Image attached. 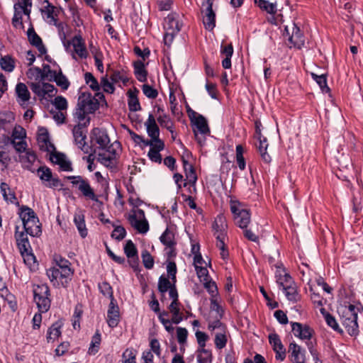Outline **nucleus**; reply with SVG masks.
<instances>
[{
  "mask_svg": "<svg viewBox=\"0 0 363 363\" xmlns=\"http://www.w3.org/2000/svg\"><path fill=\"white\" fill-rule=\"evenodd\" d=\"M312 79L319 85L322 92L330 93V89L328 87L327 84V76L326 74L318 75L315 73H311Z\"/></svg>",
  "mask_w": 363,
  "mask_h": 363,
  "instance_id": "obj_46",
  "label": "nucleus"
},
{
  "mask_svg": "<svg viewBox=\"0 0 363 363\" xmlns=\"http://www.w3.org/2000/svg\"><path fill=\"white\" fill-rule=\"evenodd\" d=\"M236 162L240 170H244L246 167L245 160L243 157L244 147L242 145H238L235 147Z\"/></svg>",
  "mask_w": 363,
  "mask_h": 363,
  "instance_id": "obj_51",
  "label": "nucleus"
},
{
  "mask_svg": "<svg viewBox=\"0 0 363 363\" xmlns=\"http://www.w3.org/2000/svg\"><path fill=\"white\" fill-rule=\"evenodd\" d=\"M33 294V301L38 310L40 312H48L52 303V296L48 285L47 284H34Z\"/></svg>",
  "mask_w": 363,
  "mask_h": 363,
  "instance_id": "obj_2",
  "label": "nucleus"
},
{
  "mask_svg": "<svg viewBox=\"0 0 363 363\" xmlns=\"http://www.w3.org/2000/svg\"><path fill=\"white\" fill-rule=\"evenodd\" d=\"M44 3L47 4V6H45V8L41 10V11L43 13H45L47 19H50V18L54 16L55 14L59 13V11H57V8L55 6H53L51 3H50L49 1L45 0Z\"/></svg>",
  "mask_w": 363,
  "mask_h": 363,
  "instance_id": "obj_61",
  "label": "nucleus"
},
{
  "mask_svg": "<svg viewBox=\"0 0 363 363\" xmlns=\"http://www.w3.org/2000/svg\"><path fill=\"white\" fill-rule=\"evenodd\" d=\"M51 161L60 166L62 171L71 172L72 171V163L66 160L65 155L62 152H54L51 155Z\"/></svg>",
  "mask_w": 363,
  "mask_h": 363,
  "instance_id": "obj_26",
  "label": "nucleus"
},
{
  "mask_svg": "<svg viewBox=\"0 0 363 363\" xmlns=\"http://www.w3.org/2000/svg\"><path fill=\"white\" fill-rule=\"evenodd\" d=\"M182 162L185 176L186 177V179L188 180L187 182L184 183L183 186L185 187L188 184H189L191 186H195L198 177L194 166L188 162V160L185 158L184 155L182 157Z\"/></svg>",
  "mask_w": 363,
  "mask_h": 363,
  "instance_id": "obj_22",
  "label": "nucleus"
},
{
  "mask_svg": "<svg viewBox=\"0 0 363 363\" xmlns=\"http://www.w3.org/2000/svg\"><path fill=\"white\" fill-rule=\"evenodd\" d=\"M0 190L4 200L9 201L11 203H16L17 205H19L14 191L11 190L8 184L6 182H1L0 184Z\"/></svg>",
  "mask_w": 363,
  "mask_h": 363,
  "instance_id": "obj_38",
  "label": "nucleus"
},
{
  "mask_svg": "<svg viewBox=\"0 0 363 363\" xmlns=\"http://www.w3.org/2000/svg\"><path fill=\"white\" fill-rule=\"evenodd\" d=\"M38 176L43 184L48 188L62 189L64 184L57 176L54 177L51 169L47 166H40L36 170Z\"/></svg>",
  "mask_w": 363,
  "mask_h": 363,
  "instance_id": "obj_9",
  "label": "nucleus"
},
{
  "mask_svg": "<svg viewBox=\"0 0 363 363\" xmlns=\"http://www.w3.org/2000/svg\"><path fill=\"white\" fill-rule=\"evenodd\" d=\"M213 1L214 0H204L202 2L203 23L204 28L210 31L216 27V13L213 9Z\"/></svg>",
  "mask_w": 363,
  "mask_h": 363,
  "instance_id": "obj_10",
  "label": "nucleus"
},
{
  "mask_svg": "<svg viewBox=\"0 0 363 363\" xmlns=\"http://www.w3.org/2000/svg\"><path fill=\"white\" fill-rule=\"evenodd\" d=\"M90 142L93 147L100 150H107L110 148V138L106 129L101 128H94L90 133Z\"/></svg>",
  "mask_w": 363,
  "mask_h": 363,
  "instance_id": "obj_8",
  "label": "nucleus"
},
{
  "mask_svg": "<svg viewBox=\"0 0 363 363\" xmlns=\"http://www.w3.org/2000/svg\"><path fill=\"white\" fill-rule=\"evenodd\" d=\"M0 65L2 69L6 72H11L15 67V62L11 56L6 55L1 58Z\"/></svg>",
  "mask_w": 363,
  "mask_h": 363,
  "instance_id": "obj_50",
  "label": "nucleus"
},
{
  "mask_svg": "<svg viewBox=\"0 0 363 363\" xmlns=\"http://www.w3.org/2000/svg\"><path fill=\"white\" fill-rule=\"evenodd\" d=\"M269 342L275 352L276 360L284 361L286 356V349L281 343L279 336L277 333L270 334L269 335Z\"/></svg>",
  "mask_w": 363,
  "mask_h": 363,
  "instance_id": "obj_18",
  "label": "nucleus"
},
{
  "mask_svg": "<svg viewBox=\"0 0 363 363\" xmlns=\"http://www.w3.org/2000/svg\"><path fill=\"white\" fill-rule=\"evenodd\" d=\"M124 253L128 259L129 266L133 268L134 271H138L139 269L138 250L132 240H129L126 242L124 246Z\"/></svg>",
  "mask_w": 363,
  "mask_h": 363,
  "instance_id": "obj_15",
  "label": "nucleus"
},
{
  "mask_svg": "<svg viewBox=\"0 0 363 363\" xmlns=\"http://www.w3.org/2000/svg\"><path fill=\"white\" fill-rule=\"evenodd\" d=\"M114 229L111 233V238L118 241L122 240L126 235V230L122 225H115L112 223Z\"/></svg>",
  "mask_w": 363,
  "mask_h": 363,
  "instance_id": "obj_60",
  "label": "nucleus"
},
{
  "mask_svg": "<svg viewBox=\"0 0 363 363\" xmlns=\"http://www.w3.org/2000/svg\"><path fill=\"white\" fill-rule=\"evenodd\" d=\"M88 111L85 110L80 106H77L75 112L74 113V118L77 120V124H83L84 122L89 118L86 116Z\"/></svg>",
  "mask_w": 363,
  "mask_h": 363,
  "instance_id": "obj_59",
  "label": "nucleus"
},
{
  "mask_svg": "<svg viewBox=\"0 0 363 363\" xmlns=\"http://www.w3.org/2000/svg\"><path fill=\"white\" fill-rule=\"evenodd\" d=\"M292 33L290 34L288 26H285L284 33L289 36L288 40L291 45L289 48L294 47L297 49H301L305 44V37L300 28L295 23L292 24Z\"/></svg>",
  "mask_w": 363,
  "mask_h": 363,
  "instance_id": "obj_11",
  "label": "nucleus"
},
{
  "mask_svg": "<svg viewBox=\"0 0 363 363\" xmlns=\"http://www.w3.org/2000/svg\"><path fill=\"white\" fill-rule=\"evenodd\" d=\"M72 44L74 52L82 59H86L88 56V52L85 45L84 40L81 35H77L72 39Z\"/></svg>",
  "mask_w": 363,
  "mask_h": 363,
  "instance_id": "obj_28",
  "label": "nucleus"
},
{
  "mask_svg": "<svg viewBox=\"0 0 363 363\" xmlns=\"http://www.w3.org/2000/svg\"><path fill=\"white\" fill-rule=\"evenodd\" d=\"M274 267L277 268L275 273L277 282L280 287L283 288L294 282L291 275L285 272V268L281 262L277 263Z\"/></svg>",
  "mask_w": 363,
  "mask_h": 363,
  "instance_id": "obj_21",
  "label": "nucleus"
},
{
  "mask_svg": "<svg viewBox=\"0 0 363 363\" xmlns=\"http://www.w3.org/2000/svg\"><path fill=\"white\" fill-rule=\"evenodd\" d=\"M220 54L225 57L222 60V67L224 69H230L231 67V57L233 55V46L232 43L226 45L223 44L220 46Z\"/></svg>",
  "mask_w": 363,
  "mask_h": 363,
  "instance_id": "obj_31",
  "label": "nucleus"
},
{
  "mask_svg": "<svg viewBox=\"0 0 363 363\" xmlns=\"http://www.w3.org/2000/svg\"><path fill=\"white\" fill-rule=\"evenodd\" d=\"M90 118H88L83 124H77L72 128V135L74 144L84 152L88 153L91 150V145H89L86 142V135L84 128L89 125Z\"/></svg>",
  "mask_w": 363,
  "mask_h": 363,
  "instance_id": "obj_7",
  "label": "nucleus"
},
{
  "mask_svg": "<svg viewBox=\"0 0 363 363\" xmlns=\"http://www.w3.org/2000/svg\"><path fill=\"white\" fill-rule=\"evenodd\" d=\"M228 328L223 331H218L215 335L214 344L218 350H222L225 347L228 342Z\"/></svg>",
  "mask_w": 363,
  "mask_h": 363,
  "instance_id": "obj_42",
  "label": "nucleus"
},
{
  "mask_svg": "<svg viewBox=\"0 0 363 363\" xmlns=\"http://www.w3.org/2000/svg\"><path fill=\"white\" fill-rule=\"evenodd\" d=\"M53 78L55 82L58 86L63 90H67L69 86V82L67 78L62 74L61 69L60 68L57 72V75Z\"/></svg>",
  "mask_w": 363,
  "mask_h": 363,
  "instance_id": "obj_49",
  "label": "nucleus"
},
{
  "mask_svg": "<svg viewBox=\"0 0 363 363\" xmlns=\"http://www.w3.org/2000/svg\"><path fill=\"white\" fill-rule=\"evenodd\" d=\"M230 211L233 216V220L240 228H245L251 220V214L250 210L245 208L244 205L239 201H230Z\"/></svg>",
  "mask_w": 363,
  "mask_h": 363,
  "instance_id": "obj_4",
  "label": "nucleus"
},
{
  "mask_svg": "<svg viewBox=\"0 0 363 363\" xmlns=\"http://www.w3.org/2000/svg\"><path fill=\"white\" fill-rule=\"evenodd\" d=\"M74 274V270L72 268H60L52 267L46 271V274L48 277L50 282L54 286H66L69 280L71 279Z\"/></svg>",
  "mask_w": 363,
  "mask_h": 363,
  "instance_id": "obj_6",
  "label": "nucleus"
},
{
  "mask_svg": "<svg viewBox=\"0 0 363 363\" xmlns=\"http://www.w3.org/2000/svg\"><path fill=\"white\" fill-rule=\"evenodd\" d=\"M213 235H227L228 224L226 218L223 213H219L215 218L212 225Z\"/></svg>",
  "mask_w": 363,
  "mask_h": 363,
  "instance_id": "obj_24",
  "label": "nucleus"
},
{
  "mask_svg": "<svg viewBox=\"0 0 363 363\" xmlns=\"http://www.w3.org/2000/svg\"><path fill=\"white\" fill-rule=\"evenodd\" d=\"M157 289L162 296H164L165 293H167V291L169 292V296L172 291H173L176 294H178L176 286V282H173L172 280L169 279V277H167L165 274H162L159 277L157 283Z\"/></svg>",
  "mask_w": 363,
  "mask_h": 363,
  "instance_id": "obj_20",
  "label": "nucleus"
},
{
  "mask_svg": "<svg viewBox=\"0 0 363 363\" xmlns=\"http://www.w3.org/2000/svg\"><path fill=\"white\" fill-rule=\"evenodd\" d=\"M137 214L140 218L138 220L137 218V215L135 213L130 215L128 217V220L131 225L140 233L145 234L150 229L149 223L147 219L145 217V212L142 209H138L136 211Z\"/></svg>",
  "mask_w": 363,
  "mask_h": 363,
  "instance_id": "obj_12",
  "label": "nucleus"
},
{
  "mask_svg": "<svg viewBox=\"0 0 363 363\" xmlns=\"http://www.w3.org/2000/svg\"><path fill=\"white\" fill-rule=\"evenodd\" d=\"M291 331L294 336L301 340H311L314 330L309 325L298 322H291Z\"/></svg>",
  "mask_w": 363,
  "mask_h": 363,
  "instance_id": "obj_16",
  "label": "nucleus"
},
{
  "mask_svg": "<svg viewBox=\"0 0 363 363\" xmlns=\"http://www.w3.org/2000/svg\"><path fill=\"white\" fill-rule=\"evenodd\" d=\"M320 312L324 317L326 324L329 327H330L334 331L337 332V333L340 335L343 334V330L340 327L335 318L332 314L328 312L325 308H321L320 309Z\"/></svg>",
  "mask_w": 363,
  "mask_h": 363,
  "instance_id": "obj_32",
  "label": "nucleus"
},
{
  "mask_svg": "<svg viewBox=\"0 0 363 363\" xmlns=\"http://www.w3.org/2000/svg\"><path fill=\"white\" fill-rule=\"evenodd\" d=\"M255 4L262 11L267 13L274 15L277 11V2L270 3L266 0H254Z\"/></svg>",
  "mask_w": 363,
  "mask_h": 363,
  "instance_id": "obj_40",
  "label": "nucleus"
},
{
  "mask_svg": "<svg viewBox=\"0 0 363 363\" xmlns=\"http://www.w3.org/2000/svg\"><path fill=\"white\" fill-rule=\"evenodd\" d=\"M169 298L172 300L168 306L169 313H172V322L173 324H179L184 320L183 313L181 312V303L179 300V294L172 291Z\"/></svg>",
  "mask_w": 363,
  "mask_h": 363,
  "instance_id": "obj_13",
  "label": "nucleus"
},
{
  "mask_svg": "<svg viewBox=\"0 0 363 363\" xmlns=\"http://www.w3.org/2000/svg\"><path fill=\"white\" fill-rule=\"evenodd\" d=\"M65 179L69 180L72 185L77 188L84 198L96 203H102L99 200V196L95 194L88 179H84L81 176H67Z\"/></svg>",
  "mask_w": 363,
  "mask_h": 363,
  "instance_id": "obj_5",
  "label": "nucleus"
},
{
  "mask_svg": "<svg viewBox=\"0 0 363 363\" xmlns=\"http://www.w3.org/2000/svg\"><path fill=\"white\" fill-rule=\"evenodd\" d=\"M164 28L167 31L178 33L182 27V23L179 21V15L176 13H170L164 19Z\"/></svg>",
  "mask_w": 363,
  "mask_h": 363,
  "instance_id": "obj_23",
  "label": "nucleus"
},
{
  "mask_svg": "<svg viewBox=\"0 0 363 363\" xmlns=\"http://www.w3.org/2000/svg\"><path fill=\"white\" fill-rule=\"evenodd\" d=\"M133 66L136 79L140 82H145L147 79V71L144 62L141 60H137L133 62Z\"/></svg>",
  "mask_w": 363,
  "mask_h": 363,
  "instance_id": "obj_34",
  "label": "nucleus"
},
{
  "mask_svg": "<svg viewBox=\"0 0 363 363\" xmlns=\"http://www.w3.org/2000/svg\"><path fill=\"white\" fill-rule=\"evenodd\" d=\"M286 298L293 303H296L300 300V295L298 292L296 284L293 282L282 288Z\"/></svg>",
  "mask_w": 363,
  "mask_h": 363,
  "instance_id": "obj_36",
  "label": "nucleus"
},
{
  "mask_svg": "<svg viewBox=\"0 0 363 363\" xmlns=\"http://www.w3.org/2000/svg\"><path fill=\"white\" fill-rule=\"evenodd\" d=\"M77 106L84 108L88 113H93L99 108V103L91 93L82 92L78 98Z\"/></svg>",
  "mask_w": 363,
  "mask_h": 363,
  "instance_id": "obj_14",
  "label": "nucleus"
},
{
  "mask_svg": "<svg viewBox=\"0 0 363 363\" xmlns=\"http://www.w3.org/2000/svg\"><path fill=\"white\" fill-rule=\"evenodd\" d=\"M98 160L105 167L113 169L116 167L114 158L110 156H106V154H99Z\"/></svg>",
  "mask_w": 363,
  "mask_h": 363,
  "instance_id": "obj_62",
  "label": "nucleus"
},
{
  "mask_svg": "<svg viewBox=\"0 0 363 363\" xmlns=\"http://www.w3.org/2000/svg\"><path fill=\"white\" fill-rule=\"evenodd\" d=\"M52 104L55 106L57 111H65L67 108V101L62 96H57L52 101Z\"/></svg>",
  "mask_w": 363,
  "mask_h": 363,
  "instance_id": "obj_63",
  "label": "nucleus"
},
{
  "mask_svg": "<svg viewBox=\"0 0 363 363\" xmlns=\"http://www.w3.org/2000/svg\"><path fill=\"white\" fill-rule=\"evenodd\" d=\"M192 123L201 134L206 135L210 133L207 121L203 116L198 115Z\"/></svg>",
  "mask_w": 363,
  "mask_h": 363,
  "instance_id": "obj_44",
  "label": "nucleus"
},
{
  "mask_svg": "<svg viewBox=\"0 0 363 363\" xmlns=\"http://www.w3.org/2000/svg\"><path fill=\"white\" fill-rule=\"evenodd\" d=\"M37 140L40 150H48V145L54 147L50 142L49 135L46 129L40 130V133L38 135Z\"/></svg>",
  "mask_w": 363,
  "mask_h": 363,
  "instance_id": "obj_45",
  "label": "nucleus"
},
{
  "mask_svg": "<svg viewBox=\"0 0 363 363\" xmlns=\"http://www.w3.org/2000/svg\"><path fill=\"white\" fill-rule=\"evenodd\" d=\"M204 288L207 290L208 294L211 296V297H215L218 295V287L215 281H213L211 279L206 281V279L203 280V282Z\"/></svg>",
  "mask_w": 363,
  "mask_h": 363,
  "instance_id": "obj_58",
  "label": "nucleus"
},
{
  "mask_svg": "<svg viewBox=\"0 0 363 363\" xmlns=\"http://www.w3.org/2000/svg\"><path fill=\"white\" fill-rule=\"evenodd\" d=\"M18 215L23 223V230L19 231L20 227L16 225L14 238L24 263L30 267L36 260L28 235L40 237L42 234L41 223L35 212L27 206H20Z\"/></svg>",
  "mask_w": 363,
  "mask_h": 363,
  "instance_id": "obj_1",
  "label": "nucleus"
},
{
  "mask_svg": "<svg viewBox=\"0 0 363 363\" xmlns=\"http://www.w3.org/2000/svg\"><path fill=\"white\" fill-rule=\"evenodd\" d=\"M160 240L165 247L177 245L175 235L169 228H167L161 235Z\"/></svg>",
  "mask_w": 363,
  "mask_h": 363,
  "instance_id": "obj_41",
  "label": "nucleus"
},
{
  "mask_svg": "<svg viewBox=\"0 0 363 363\" xmlns=\"http://www.w3.org/2000/svg\"><path fill=\"white\" fill-rule=\"evenodd\" d=\"M157 121L162 127L167 129L171 134L173 135L174 123L167 115L163 113L162 115L159 116V117H157Z\"/></svg>",
  "mask_w": 363,
  "mask_h": 363,
  "instance_id": "obj_52",
  "label": "nucleus"
},
{
  "mask_svg": "<svg viewBox=\"0 0 363 363\" xmlns=\"http://www.w3.org/2000/svg\"><path fill=\"white\" fill-rule=\"evenodd\" d=\"M167 262V277L172 279L173 282H177V268L174 261H166Z\"/></svg>",
  "mask_w": 363,
  "mask_h": 363,
  "instance_id": "obj_56",
  "label": "nucleus"
},
{
  "mask_svg": "<svg viewBox=\"0 0 363 363\" xmlns=\"http://www.w3.org/2000/svg\"><path fill=\"white\" fill-rule=\"evenodd\" d=\"M36 159L37 156L35 153L30 150L25 151V155L20 156V161L23 164V167L33 172H34V170H33L31 167Z\"/></svg>",
  "mask_w": 363,
  "mask_h": 363,
  "instance_id": "obj_37",
  "label": "nucleus"
},
{
  "mask_svg": "<svg viewBox=\"0 0 363 363\" xmlns=\"http://www.w3.org/2000/svg\"><path fill=\"white\" fill-rule=\"evenodd\" d=\"M148 136L152 140H157L160 137V128L156 123L155 118L150 113L145 123Z\"/></svg>",
  "mask_w": 363,
  "mask_h": 363,
  "instance_id": "obj_30",
  "label": "nucleus"
},
{
  "mask_svg": "<svg viewBox=\"0 0 363 363\" xmlns=\"http://www.w3.org/2000/svg\"><path fill=\"white\" fill-rule=\"evenodd\" d=\"M73 222L77 228V230L82 238H85L88 235V229L85 222V215L83 211H79L74 215Z\"/></svg>",
  "mask_w": 363,
  "mask_h": 363,
  "instance_id": "obj_27",
  "label": "nucleus"
},
{
  "mask_svg": "<svg viewBox=\"0 0 363 363\" xmlns=\"http://www.w3.org/2000/svg\"><path fill=\"white\" fill-rule=\"evenodd\" d=\"M141 257L144 267L147 269H151L154 267V259L151 254L147 250H144L141 253Z\"/></svg>",
  "mask_w": 363,
  "mask_h": 363,
  "instance_id": "obj_57",
  "label": "nucleus"
},
{
  "mask_svg": "<svg viewBox=\"0 0 363 363\" xmlns=\"http://www.w3.org/2000/svg\"><path fill=\"white\" fill-rule=\"evenodd\" d=\"M100 292L105 296H108L110 300L116 301L113 296V289L110 284L107 281H104L99 284Z\"/></svg>",
  "mask_w": 363,
  "mask_h": 363,
  "instance_id": "obj_54",
  "label": "nucleus"
},
{
  "mask_svg": "<svg viewBox=\"0 0 363 363\" xmlns=\"http://www.w3.org/2000/svg\"><path fill=\"white\" fill-rule=\"evenodd\" d=\"M120 320V310L117 301L111 300L107 311L106 322L110 328H114L118 326Z\"/></svg>",
  "mask_w": 363,
  "mask_h": 363,
  "instance_id": "obj_17",
  "label": "nucleus"
},
{
  "mask_svg": "<svg viewBox=\"0 0 363 363\" xmlns=\"http://www.w3.org/2000/svg\"><path fill=\"white\" fill-rule=\"evenodd\" d=\"M289 357L292 363H305L306 350L295 342H291L288 348Z\"/></svg>",
  "mask_w": 363,
  "mask_h": 363,
  "instance_id": "obj_19",
  "label": "nucleus"
},
{
  "mask_svg": "<svg viewBox=\"0 0 363 363\" xmlns=\"http://www.w3.org/2000/svg\"><path fill=\"white\" fill-rule=\"evenodd\" d=\"M196 352V361L198 363H211L213 362L211 350L202 347L198 348Z\"/></svg>",
  "mask_w": 363,
  "mask_h": 363,
  "instance_id": "obj_43",
  "label": "nucleus"
},
{
  "mask_svg": "<svg viewBox=\"0 0 363 363\" xmlns=\"http://www.w3.org/2000/svg\"><path fill=\"white\" fill-rule=\"evenodd\" d=\"M15 91L16 94V101L21 106H23L30 100V94L27 86L24 83H18L16 86Z\"/></svg>",
  "mask_w": 363,
  "mask_h": 363,
  "instance_id": "obj_29",
  "label": "nucleus"
},
{
  "mask_svg": "<svg viewBox=\"0 0 363 363\" xmlns=\"http://www.w3.org/2000/svg\"><path fill=\"white\" fill-rule=\"evenodd\" d=\"M84 80L86 84L89 85L93 91H97L100 89V85L92 73L89 72H86L84 74Z\"/></svg>",
  "mask_w": 363,
  "mask_h": 363,
  "instance_id": "obj_53",
  "label": "nucleus"
},
{
  "mask_svg": "<svg viewBox=\"0 0 363 363\" xmlns=\"http://www.w3.org/2000/svg\"><path fill=\"white\" fill-rule=\"evenodd\" d=\"M11 161L9 147L6 143L0 142V164L2 169H7Z\"/></svg>",
  "mask_w": 363,
  "mask_h": 363,
  "instance_id": "obj_35",
  "label": "nucleus"
},
{
  "mask_svg": "<svg viewBox=\"0 0 363 363\" xmlns=\"http://www.w3.org/2000/svg\"><path fill=\"white\" fill-rule=\"evenodd\" d=\"M28 38L30 43L33 45L36 46L37 45H39L41 43L42 39L40 37L35 33L34 28L33 27L28 28L27 31Z\"/></svg>",
  "mask_w": 363,
  "mask_h": 363,
  "instance_id": "obj_64",
  "label": "nucleus"
},
{
  "mask_svg": "<svg viewBox=\"0 0 363 363\" xmlns=\"http://www.w3.org/2000/svg\"><path fill=\"white\" fill-rule=\"evenodd\" d=\"M64 323L62 319H59L54 322L50 327L48 328L46 335L48 342H53L61 335V329Z\"/></svg>",
  "mask_w": 363,
  "mask_h": 363,
  "instance_id": "obj_25",
  "label": "nucleus"
},
{
  "mask_svg": "<svg viewBox=\"0 0 363 363\" xmlns=\"http://www.w3.org/2000/svg\"><path fill=\"white\" fill-rule=\"evenodd\" d=\"M91 151L89 152L87 156L83 157V160H85L88 163L87 168L90 172L94 171L96 168V165L94 164L95 154L96 153V147H91Z\"/></svg>",
  "mask_w": 363,
  "mask_h": 363,
  "instance_id": "obj_55",
  "label": "nucleus"
},
{
  "mask_svg": "<svg viewBox=\"0 0 363 363\" xmlns=\"http://www.w3.org/2000/svg\"><path fill=\"white\" fill-rule=\"evenodd\" d=\"M137 350L133 347L126 348L122 354V363H137Z\"/></svg>",
  "mask_w": 363,
  "mask_h": 363,
  "instance_id": "obj_48",
  "label": "nucleus"
},
{
  "mask_svg": "<svg viewBox=\"0 0 363 363\" xmlns=\"http://www.w3.org/2000/svg\"><path fill=\"white\" fill-rule=\"evenodd\" d=\"M101 342V335L99 330H96L95 334L93 335L89 347V354H96L99 350V346Z\"/></svg>",
  "mask_w": 363,
  "mask_h": 363,
  "instance_id": "obj_47",
  "label": "nucleus"
},
{
  "mask_svg": "<svg viewBox=\"0 0 363 363\" xmlns=\"http://www.w3.org/2000/svg\"><path fill=\"white\" fill-rule=\"evenodd\" d=\"M340 320L350 336H357L359 331L357 323L358 314L354 305L350 304L342 308Z\"/></svg>",
  "mask_w": 363,
  "mask_h": 363,
  "instance_id": "obj_3",
  "label": "nucleus"
},
{
  "mask_svg": "<svg viewBox=\"0 0 363 363\" xmlns=\"http://www.w3.org/2000/svg\"><path fill=\"white\" fill-rule=\"evenodd\" d=\"M139 91L134 88L133 90L129 89L127 92L128 95V105L130 111H138L141 109V106L138 98Z\"/></svg>",
  "mask_w": 363,
  "mask_h": 363,
  "instance_id": "obj_33",
  "label": "nucleus"
},
{
  "mask_svg": "<svg viewBox=\"0 0 363 363\" xmlns=\"http://www.w3.org/2000/svg\"><path fill=\"white\" fill-rule=\"evenodd\" d=\"M110 79L113 83L116 84L119 82H122L124 85H126L129 82V77L127 71L124 69L121 70H112Z\"/></svg>",
  "mask_w": 363,
  "mask_h": 363,
  "instance_id": "obj_39",
  "label": "nucleus"
}]
</instances>
